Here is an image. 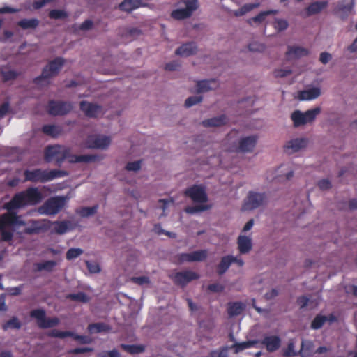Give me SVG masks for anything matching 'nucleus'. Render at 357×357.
I'll list each match as a JSON object with an SVG mask.
<instances>
[{
  "instance_id": "1",
  "label": "nucleus",
  "mask_w": 357,
  "mask_h": 357,
  "mask_svg": "<svg viewBox=\"0 0 357 357\" xmlns=\"http://www.w3.org/2000/svg\"><path fill=\"white\" fill-rule=\"evenodd\" d=\"M42 193L37 188L31 187L24 191L16 193L11 200L5 204V208L11 213L12 210L18 209L25 206H33L41 202Z\"/></svg>"
},
{
  "instance_id": "2",
  "label": "nucleus",
  "mask_w": 357,
  "mask_h": 357,
  "mask_svg": "<svg viewBox=\"0 0 357 357\" xmlns=\"http://www.w3.org/2000/svg\"><path fill=\"white\" fill-rule=\"evenodd\" d=\"M238 132L236 130H231L227 136V141L229 146L227 150L229 152L236 153H251L254 150L257 137L251 135L237 139Z\"/></svg>"
},
{
  "instance_id": "3",
  "label": "nucleus",
  "mask_w": 357,
  "mask_h": 357,
  "mask_svg": "<svg viewBox=\"0 0 357 357\" xmlns=\"http://www.w3.org/2000/svg\"><path fill=\"white\" fill-rule=\"evenodd\" d=\"M68 175L66 170L59 169H42L40 168L26 169L24 172V181L32 183H47L56 178H61Z\"/></svg>"
},
{
  "instance_id": "4",
  "label": "nucleus",
  "mask_w": 357,
  "mask_h": 357,
  "mask_svg": "<svg viewBox=\"0 0 357 357\" xmlns=\"http://www.w3.org/2000/svg\"><path fill=\"white\" fill-rule=\"evenodd\" d=\"M70 152L71 149L66 146L59 144L48 146L45 149V160L47 162L54 160L55 165L60 167Z\"/></svg>"
},
{
  "instance_id": "5",
  "label": "nucleus",
  "mask_w": 357,
  "mask_h": 357,
  "mask_svg": "<svg viewBox=\"0 0 357 357\" xmlns=\"http://www.w3.org/2000/svg\"><path fill=\"white\" fill-rule=\"evenodd\" d=\"M65 63L62 57H56L48 63L43 69L42 74L33 79V83L36 85L40 84L41 81L56 76Z\"/></svg>"
},
{
  "instance_id": "6",
  "label": "nucleus",
  "mask_w": 357,
  "mask_h": 357,
  "mask_svg": "<svg viewBox=\"0 0 357 357\" xmlns=\"http://www.w3.org/2000/svg\"><path fill=\"white\" fill-rule=\"evenodd\" d=\"M66 197L63 196H56L47 199L40 208L41 213L54 215L59 213L65 206Z\"/></svg>"
},
{
  "instance_id": "7",
  "label": "nucleus",
  "mask_w": 357,
  "mask_h": 357,
  "mask_svg": "<svg viewBox=\"0 0 357 357\" xmlns=\"http://www.w3.org/2000/svg\"><path fill=\"white\" fill-rule=\"evenodd\" d=\"M321 112L319 107H315L309 109L305 112H302L300 110H295L291 115V120L293 121L295 127L303 126L307 123L314 121L316 116Z\"/></svg>"
},
{
  "instance_id": "8",
  "label": "nucleus",
  "mask_w": 357,
  "mask_h": 357,
  "mask_svg": "<svg viewBox=\"0 0 357 357\" xmlns=\"http://www.w3.org/2000/svg\"><path fill=\"white\" fill-rule=\"evenodd\" d=\"M184 8H178L172 10L171 17L177 20L190 17L193 13L199 8L198 0H183Z\"/></svg>"
},
{
  "instance_id": "9",
  "label": "nucleus",
  "mask_w": 357,
  "mask_h": 357,
  "mask_svg": "<svg viewBox=\"0 0 357 357\" xmlns=\"http://www.w3.org/2000/svg\"><path fill=\"white\" fill-rule=\"evenodd\" d=\"M73 109V103L69 101L50 100L47 104L49 114L56 116H65Z\"/></svg>"
},
{
  "instance_id": "10",
  "label": "nucleus",
  "mask_w": 357,
  "mask_h": 357,
  "mask_svg": "<svg viewBox=\"0 0 357 357\" xmlns=\"http://www.w3.org/2000/svg\"><path fill=\"white\" fill-rule=\"evenodd\" d=\"M266 194L250 191L244 200L243 210L252 211L263 206L266 202Z\"/></svg>"
},
{
  "instance_id": "11",
  "label": "nucleus",
  "mask_w": 357,
  "mask_h": 357,
  "mask_svg": "<svg viewBox=\"0 0 357 357\" xmlns=\"http://www.w3.org/2000/svg\"><path fill=\"white\" fill-rule=\"evenodd\" d=\"M30 316L36 319L40 328H49L57 326L59 319L57 317L47 318L43 309H35L30 312Z\"/></svg>"
},
{
  "instance_id": "12",
  "label": "nucleus",
  "mask_w": 357,
  "mask_h": 357,
  "mask_svg": "<svg viewBox=\"0 0 357 357\" xmlns=\"http://www.w3.org/2000/svg\"><path fill=\"white\" fill-rule=\"evenodd\" d=\"M184 194L195 203H205L208 201L205 188L202 185H193L185 189Z\"/></svg>"
},
{
  "instance_id": "13",
  "label": "nucleus",
  "mask_w": 357,
  "mask_h": 357,
  "mask_svg": "<svg viewBox=\"0 0 357 357\" xmlns=\"http://www.w3.org/2000/svg\"><path fill=\"white\" fill-rule=\"evenodd\" d=\"M111 143V139L108 136L101 135H89L86 141L85 146L89 149H107Z\"/></svg>"
},
{
  "instance_id": "14",
  "label": "nucleus",
  "mask_w": 357,
  "mask_h": 357,
  "mask_svg": "<svg viewBox=\"0 0 357 357\" xmlns=\"http://www.w3.org/2000/svg\"><path fill=\"white\" fill-rule=\"evenodd\" d=\"M199 278V275L192 271L176 272L172 276L174 284L182 287H185L191 281L198 280Z\"/></svg>"
},
{
  "instance_id": "15",
  "label": "nucleus",
  "mask_w": 357,
  "mask_h": 357,
  "mask_svg": "<svg viewBox=\"0 0 357 357\" xmlns=\"http://www.w3.org/2000/svg\"><path fill=\"white\" fill-rule=\"evenodd\" d=\"M208 255L206 250H199L193 251L190 253H181L176 255V259L178 263L183 262H194V261H203Z\"/></svg>"
},
{
  "instance_id": "16",
  "label": "nucleus",
  "mask_w": 357,
  "mask_h": 357,
  "mask_svg": "<svg viewBox=\"0 0 357 357\" xmlns=\"http://www.w3.org/2000/svg\"><path fill=\"white\" fill-rule=\"evenodd\" d=\"M48 335L52 337H58L61 339L70 337L82 344H89L91 342V339L89 337L78 335L72 331H61L56 329H53L50 331Z\"/></svg>"
},
{
  "instance_id": "17",
  "label": "nucleus",
  "mask_w": 357,
  "mask_h": 357,
  "mask_svg": "<svg viewBox=\"0 0 357 357\" xmlns=\"http://www.w3.org/2000/svg\"><path fill=\"white\" fill-rule=\"evenodd\" d=\"M79 107L85 116L89 118H97L102 112V106L84 100L80 102Z\"/></svg>"
},
{
  "instance_id": "18",
  "label": "nucleus",
  "mask_w": 357,
  "mask_h": 357,
  "mask_svg": "<svg viewBox=\"0 0 357 357\" xmlns=\"http://www.w3.org/2000/svg\"><path fill=\"white\" fill-rule=\"evenodd\" d=\"M268 352H275L281 346V339L278 335H266L261 341Z\"/></svg>"
},
{
  "instance_id": "19",
  "label": "nucleus",
  "mask_w": 357,
  "mask_h": 357,
  "mask_svg": "<svg viewBox=\"0 0 357 357\" xmlns=\"http://www.w3.org/2000/svg\"><path fill=\"white\" fill-rule=\"evenodd\" d=\"M307 144V140L305 138H296L291 139L287 142L284 145V151L288 154H292L305 147Z\"/></svg>"
},
{
  "instance_id": "20",
  "label": "nucleus",
  "mask_w": 357,
  "mask_h": 357,
  "mask_svg": "<svg viewBox=\"0 0 357 357\" xmlns=\"http://www.w3.org/2000/svg\"><path fill=\"white\" fill-rule=\"evenodd\" d=\"M308 54L309 50L307 49L296 45H289L286 52V56L289 60L299 59Z\"/></svg>"
},
{
  "instance_id": "21",
  "label": "nucleus",
  "mask_w": 357,
  "mask_h": 357,
  "mask_svg": "<svg viewBox=\"0 0 357 357\" xmlns=\"http://www.w3.org/2000/svg\"><path fill=\"white\" fill-rule=\"evenodd\" d=\"M70 163L77 162H91L100 160L98 155L86 154V155H73L71 152L68 153L67 158Z\"/></svg>"
},
{
  "instance_id": "22",
  "label": "nucleus",
  "mask_w": 357,
  "mask_h": 357,
  "mask_svg": "<svg viewBox=\"0 0 357 357\" xmlns=\"http://www.w3.org/2000/svg\"><path fill=\"white\" fill-rule=\"evenodd\" d=\"M328 5L327 1H315L310 3L305 11L301 12V15L307 17L320 13Z\"/></svg>"
},
{
  "instance_id": "23",
  "label": "nucleus",
  "mask_w": 357,
  "mask_h": 357,
  "mask_svg": "<svg viewBox=\"0 0 357 357\" xmlns=\"http://www.w3.org/2000/svg\"><path fill=\"white\" fill-rule=\"evenodd\" d=\"M197 50V47L195 42H189L183 44L176 49L175 54L181 56H189L195 54Z\"/></svg>"
},
{
  "instance_id": "24",
  "label": "nucleus",
  "mask_w": 357,
  "mask_h": 357,
  "mask_svg": "<svg viewBox=\"0 0 357 357\" xmlns=\"http://www.w3.org/2000/svg\"><path fill=\"white\" fill-rule=\"evenodd\" d=\"M228 118L225 114H221L216 117L205 119L202 121V124L206 128L209 127H220L227 124Z\"/></svg>"
},
{
  "instance_id": "25",
  "label": "nucleus",
  "mask_w": 357,
  "mask_h": 357,
  "mask_svg": "<svg viewBox=\"0 0 357 357\" xmlns=\"http://www.w3.org/2000/svg\"><path fill=\"white\" fill-rule=\"evenodd\" d=\"M0 75L1 77L2 80L4 82H6L8 81L15 80L17 77H18L20 75V73L17 72L14 70H11L8 66L6 65L1 66Z\"/></svg>"
},
{
  "instance_id": "26",
  "label": "nucleus",
  "mask_w": 357,
  "mask_h": 357,
  "mask_svg": "<svg viewBox=\"0 0 357 357\" xmlns=\"http://www.w3.org/2000/svg\"><path fill=\"white\" fill-rule=\"evenodd\" d=\"M196 86L198 93H204L215 89L218 86V82L215 79L201 80L197 82Z\"/></svg>"
},
{
  "instance_id": "27",
  "label": "nucleus",
  "mask_w": 357,
  "mask_h": 357,
  "mask_svg": "<svg viewBox=\"0 0 357 357\" xmlns=\"http://www.w3.org/2000/svg\"><path fill=\"white\" fill-rule=\"evenodd\" d=\"M238 248L241 254H247L252 247L251 238L246 236H239L237 239Z\"/></svg>"
},
{
  "instance_id": "28",
  "label": "nucleus",
  "mask_w": 357,
  "mask_h": 357,
  "mask_svg": "<svg viewBox=\"0 0 357 357\" xmlns=\"http://www.w3.org/2000/svg\"><path fill=\"white\" fill-rule=\"evenodd\" d=\"M18 216L16 213H7L0 215V230L6 226L17 224Z\"/></svg>"
},
{
  "instance_id": "29",
  "label": "nucleus",
  "mask_w": 357,
  "mask_h": 357,
  "mask_svg": "<svg viewBox=\"0 0 357 357\" xmlns=\"http://www.w3.org/2000/svg\"><path fill=\"white\" fill-rule=\"evenodd\" d=\"M142 6V0H124L119 5V8L122 11L131 13Z\"/></svg>"
},
{
  "instance_id": "30",
  "label": "nucleus",
  "mask_w": 357,
  "mask_h": 357,
  "mask_svg": "<svg viewBox=\"0 0 357 357\" xmlns=\"http://www.w3.org/2000/svg\"><path fill=\"white\" fill-rule=\"evenodd\" d=\"M231 255H226L221 258L220 263L216 267V272L218 275H222L227 272L232 264Z\"/></svg>"
},
{
  "instance_id": "31",
  "label": "nucleus",
  "mask_w": 357,
  "mask_h": 357,
  "mask_svg": "<svg viewBox=\"0 0 357 357\" xmlns=\"http://www.w3.org/2000/svg\"><path fill=\"white\" fill-rule=\"evenodd\" d=\"M321 94V91L317 87L310 88L300 93L299 98L303 100H310L318 98Z\"/></svg>"
},
{
  "instance_id": "32",
  "label": "nucleus",
  "mask_w": 357,
  "mask_h": 357,
  "mask_svg": "<svg viewBox=\"0 0 357 357\" xmlns=\"http://www.w3.org/2000/svg\"><path fill=\"white\" fill-rule=\"evenodd\" d=\"M42 131L44 134L56 138L61 135L62 128L59 126L47 124L42 127Z\"/></svg>"
},
{
  "instance_id": "33",
  "label": "nucleus",
  "mask_w": 357,
  "mask_h": 357,
  "mask_svg": "<svg viewBox=\"0 0 357 357\" xmlns=\"http://www.w3.org/2000/svg\"><path fill=\"white\" fill-rule=\"evenodd\" d=\"M257 343H259V341L257 340H248L240 343L236 342L230 347V349H233L234 350V353L238 354L246 349L255 346Z\"/></svg>"
},
{
  "instance_id": "34",
  "label": "nucleus",
  "mask_w": 357,
  "mask_h": 357,
  "mask_svg": "<svg viewBox=\"0 0 357 357\" xmlns=\"http://www.w3.org/2000/svg\"><path fill=\"white\" fill-rule=\"evenodd\" d=\"M244 306L241 302H229L228 303L227 312L230 317L238 316L241 314Z\"/></svg>"
},
{
  "instance_id": "35",
  "label": "nucleus",
  "mask_w": 357,
  "mask_h": 357,
  "mask_svg": "<svg viewBox=\"0 0 357 357\" xmlns=\"http://www.w3.org/2000/svg\"><path fill=\"white\" fill-rule=\"evenodd\" d=\"M87 329L91 333H98L101 332H108L111 328L105 323L98 322L89 324Z\"/></svg>"
},
{
  "instance_id": "36",
  "label": "nucleus",
  "mask_w": 357,
  "mask_h": 357,
  "mask_svg": "<svg viewBox=\"0 0 357 357\" xmlns=\"http://www.w3.org/2000/svg\"><path fill=\"white\" fill-rule=\"evenodd\" d=\"M53 231L58 234H63L70 229V222L63 221H55L53 222Z\"/></svg>"
},
{
  "instance_id": "37",
  "label": "nucleus",
  "mask_w": 357,
  "mask_h": 357,
  "mask_svg": "<svg viewBox=\"0 0 357 357\" xmlns=\"http://www.w3.org/2000/svg\"><path fill=\"white\" fill-rule=\"evenodd\" d=\"M66 298V299L72 301H77L82 303H87L90 301V297L82 291H79L76 294H67Z\"/></svg>"
},
{
  "instance_id": "38",
  "label": "nucleus",
  "mask_w": 357,
  "mask_h": 357,
  "mask_svg": "<svg viewBox=\"0 0 357 357\" xmlns=\"http://www.w3.org/2000/svg\"><path fill=\"white\" fill-rule=\"evenodd\" d=\"M314 344L311 341H302L299 354L302 357H310L313 354Z\"/></svg>"
},
{
  "instance_id": "39",
  "label": "nucleus",
  "mask_w": 357,
  "mask_h": 357,
  "mask_svg": "<svg viewBox=\"0 0 357 357\" xmlns=\"http://www.w3.org/2000/svg\"><path fill=\"white\" fill-rule=\"evenodd\" d=\"M39 25V20L36 18L22 19L17 22V26L22 29H36Z\"/></svg>"
},
{
  "instance_id": "40",
  "label": "nucleus",
  "mask_w": 357,
  "mask_h": 357,
  "mask_svg": "<svg viewBox=\"0 0 357 357\" xmlns=\"http://www.w3.org/2000/svg\"><path fill=\"white\" fill-rule=\"evenodd\" d=\"M259 6V3H245L239 9L233 11V13L236 17H241L257 8Z\"/></svg>"
},
{
  "instance_id": "41",
  "label": "nucleus",
  "mask_w": 357,
  "mask_h": 357,
  "mask_svg": "<svg viewBox=\"0 0 357 357\" xmlns=\"http://www.w3.org/2000/svg\"><path fill=\"white\" fill-rule=\"evenodd\" d=\"M22 327V323L19 320L17 317H13L9 320L6 321L2 325V328L3 331H7L8 329H20Z\"/></svg>"
},
{
  "instance_id": "42",
  "label": "nucleus",
  "mask_w": 357,
  "mask_h": 357,
  "mask_svg": "<svg viewBox=\"0 0 357 357\" xmlns=\"http://www.w3.org/2000/svg\"><path fill=\"white\" fill-rule=\"evenodd\" d=\"M354 6V0H342L338 3L337 11L348 14L351 13Z\"/></svg>"
},
{
  "instance_id": "43",
  "label": "nucleus",
  "mask_w": 357,
  "mask_h": 357,
  "mask_svg": "<svg viewBox=\"0 0 357 357\" xmlns=\"http://www.w3.org/2000/svg\"><path fill=\"white\" fill-rule=\"evenodd\" d=\"M275 11L273 10H268V11H263V12H261L259 13L258 15H257L256 16L252 17V18H250L247 20V22L250 24V25H252L253 23H256V24H261L262 23L267 15H270V14H272V13H274Z\"/></svg>"
},
{
  "instance_id": "44",
  "label": "nucleus",
  "mask_w": 357,
  "mask_h": 357,
  "mask_svg": "<svg viewBox=\"0 0 357 357\" xmlns=\"http://www.w3.org/2000/svg\"><path fill=\"white\" fill-rule=\"evenodd\" d=\"M121 347L125 351L131 354H140L144 351V347L142 345L121 344Z\"/></svg>"
},
{
  "instance_id": "45",
  "label": "nucleus",
  "mask_w": 357,
  "mask_h": 357,
  "mask_svg": "<svg viewBox=\"0 0 357 357\" xmlns=\"http://www.w3.org/2000/svg\"><path fill=\"white\" fill-rule=\"evenodd\" d=\"M56 262L53 260L45 261L43 262L37 263L36 264L37 270L38 271H47L50 272L53 270V268L56 266Z\"/></svg>"
},
{
  "instance_id": "46",
  "label": "nucleus",
  "mask_w": 357,
  "mask_h": 357,
  "mask_svg": "<svg viewBox=\"0 0 357 357\" xmlns=\"http://www.w3.org/2000/svg\"><path fill=\"white\" fill-rule=\"evenodd\" d=\"M211 208V205H208V204L190 206H187L185 208V211L188 214H195L197 213L209 210Z\"/></svg>"
},
{
  "instance_id": "47",
  "label": "nucleus",
  "mask_w": 357,
  "mask_h": 357,
  "mask_svg": "<svg viewBox=\"0 0 357 357\" xmlns=\"http://www.w3.org/2000/svg\"><path fill=\"white\" fill-rule=\"evenodd\" d=\"M98 208L97 205L91 207H82L77 211V213L82 217H89L97 212Z\"/></svg>"
},
{
  "instance_id": "48",
  "label": "nucleus",
  "mask_w": 357,
  "mask_h": 357,
  "mask_svg": "<svg viewBox=\"0 0 357 357\" xmlns=\"http://www.w3.org/2000/svg\"><path fill=\"white\" fill-rule=\"evenodd\" d=\"M42 229V226L38 221H33L31 225L26 227L24 232L26 234H36L40 233Z\"/></svg>"
},
{
  "instance_id": "49",
  "label": "nucleus",
  "mask_w": 357,
  "mask_h": 357,
  "mask_svg": "<svg viewBox=\"0 0 357 357\" xmlns=\"http://www.w3.org/2000/svg\"><path fill=\"white\" fill-rule=\"evenodd\" d=\"M48 16L53 20H62L68 17L67 12L63 10L53 9L49 12Z\"/></svg>"
},
{
  "instance_id": "50",
  "label": "nucleus",
  "mask_w": 357,
  "mask_h": 357,
  "mask_svg": "<svg viewBox=\"0 0 357 357\" xmlns=\"http://www.w3.org/2000/svg\"><path fill=\"white\" fill-rule=\"evenodd\" d=\"M328 320L327 317L324 315H317L311 323V328L313 329L321 328L325 322Z\"/></svg>"
},
{
  "instance_id": "51",
  "label": "nucleus",
  "mask_w": 357,
  "mask_h": 357,
  "mask_svg": "<svg viewBox=\"0 0 357 357\" xmlns=\"http://www.w3.org/2000/svg\"><path fill=\"white\" fill-rule=\"evenodd\" d=\"M82 253L83 250L81 248H70L66 252V259L68 260H72L78 257Z\"/></svg>"
},
{
  "instance_id": "52",
  "label": "nucleus",
  "mask_w": 357,
  "mask_h": 357,
  "mask_svg": "<svg viewBox=\"0 0 357 357\" xmlns=\"http://www.w3.org/2000/svg\"><path fill=\"white\" fill-rule=\"evenodd\" d=\"M202 100V96H190L186 99V100L185 102V106L186 107H190L197 103L201 102Z\"/></svg>"
},
{
  "instance_id": "53",
  "label": "nucleus",
  "mask_w": 357,
  "mask_h": 357,
  "mask_svg": "<svg viewBox=\"0 0 357 357\" xmlns=\"http://www.w3.org/2000/svg\"><path fill=\"white\" fill-rule=\"evenodd\" d=\"M297 355L294 351V344L293 342H289L287 347L283 351V356L284 357H294Z\"/></svg>"
},
{
  "instance_id": "54",
  "label": "nucleus",
  "mask_w": 357,
  "mask_h": 357,
  "mask_svg": "<svg viewBox=\"0 0 357 357\" xmlns=\"http://www.w3.org/2000/svg\"><path fill=\"white\" fill-rule=\"evenodd\" d=\"M86 267L91 273H98L100 272V268L98 263L86 261Z\"/></svg>"
},
{
  "instance_id": "55",
  "label": "nucleus",
  "mask_w": 357,
  "mask_h": 357,
  "mask_svg": "<svg viewBox=\"0 0 357 357\" xmlns=\"http://www.w3.org/2000/svg\"><path fill=\"white\" fill-rule=\"evenodd\" d=\"M273 73L275 77H285L291 75L292 73V70L290 68H280L275 70Z\"/></svg>"
},
{
  "instance_id": "56",
  "label": "nucleus",
  "mask_w": 357,
  "mask_h": 357,
  "mask_svg": "<svg viewBox=\"0 0 357 357\" xmlns=\"http://www.w3.org/2000/svg\"><path fill=\"white\" fill-rule=\"evenodd\" d=\"M210 357H228L227 347H222L219 350H214L210 353Z\"/></svg>"
},
{
  "instance_id": "57",
  "label": "nucleus",
  "mask_w": 357,
  "mask_h": 357,
  "mask_svg": "<svg viewBox=\"0 0 357 357\" xmlns=\"http://www.w3.org/2000/svg\"><path fill=\"white\" fill-rule=\"evenodd\" d=\"M141 168V160H137L133 162H129L126 166V169L128 171H138Z\"/></svg>"
},
{
  "instance_id": "58",
  "label": "nucleus",
  "mask_w": 357,
  "mask_h": 357,
  "mask_svg": "<svg viewBox=\"0 0 357 357\" xmlns=\"http://www.w3.org/2000/svg\"><path fill=\"white\" fill-rule=\"evenodd\" d=\"M248 49L251 52H263L265 46L261 43L254 42L248 45Z\"/></svg>"
},
{
  "instance_id": "59",
  "label": "nucleus",
  "mask_w": 357,
  "mask_h": 357,
  "mask_svg": "<svg viewBox=\"0 0 357 357\" xmlns=\"http://www.w3.org/2000/svg\"><path fill=\"white\" fill-rule=\"evenodd\" d=\"M98 357H120V354L116 349L109 351H102L98 354Z\"/></svg>"
},
{
  "instance_id": "60",
  "label": "nucleus",
  "mask_w": 357,
  "mask_h": 357,
  "mask_svg": "<svg viewBox=\"0 0 357 357\" xmlns=\"http://www.w3.org/2000/svg\"><path fill=\"white\" fill-rule=\"evenodd\" d=\"M288 27V22L285 20L278 19L275 21V28L281 31L287 29Z\"/></svg>"
},
{
  "instance_id": "61",
  "label": "nucleus",
  "mask_w": 357,
  "mask_h": 357,
  "mask_svg": "<svg viewBox=\"0 0 357 357\" xmlns=\"http://www.w3.org/2000/svg\"><path fill=\"white\" fill-rule=\"evenodd\" d=\"M132 280L139 285L146 284L150 282V280L147 276L134 277Z\"/></svg>"
},
{
  "instance_id": "62",
  "label": "nucleus",
  "mask_w": 357,
  "mask_h": 357,
  "mask_svg": "<svg viewBox=\"0 0 357 357\" xmlns=\"http://www.w3.org/2000/svg\"><path fill=\"white\" fill-rule=\"evenodd\" d=\"M93 351V348L91 347H78L71 349L69 353L72 354H84L86 352H91Z\"/></svg>"
},
{
  "instance_id": "63",
  "label": "nucleus",
  "mask_w": 357,
  "mask_h": 357,
  "mask_svg": "<svg viewBox=\"0 0 357 357\" xmlns=\"http://www.w3.org/2000/svg\"><path fill=\"white\" fill-rule=\"evenodd\" d=\"M317 185L321 190H328L331 188V183L327 178H323L318 181Z\"/></svg>"
},
{
  "instance_id": "64",
  "label": "nucleus",
  "mask_w": 357,
  "mask_h": 357,
  "mask_svg": "<svg viewBox=\"0 0 357 357\" xmlns=\"http://www.w3.org/2000/svg\"><path fill=\"white\" fill-rule=\"evenodd\" d=\"M208 290L215 293L222 292L224 290V286L218 283L211 284L208 286Z\"/></svg>"
}]
</instances>
